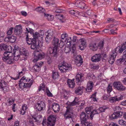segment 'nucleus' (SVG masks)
<instances>
[{"label":"nucleus","mask_w":126,"mask_h":126,"mask_svg":"<svg viewBox=\"0 0 126 126\" xmlns=\"http://www.w3.org/2000/svg\"><path fill=\"white\" fill-rule=\"evenodd\" d=\"M33 82L32 80L23 77L19 81V86L20 88H22L25 92H27L29 90Z\"/></svg>","instance_id":"nucleus-1"},{"label":"nucleus","mask_w":126,"mask_h":126,"mask_svg":"<svg viewBox=\"0 0 126 126\" xmlns=\"http://www.w3.org/2000/svg\"><path fill=\"white\" fill-rule=\"evenodd\" d=\"M58 67L61 72L66 73L72 70V67L71 64H69L64 61L59 64Z\"/></svg>","instance_id":"nucleus-2"},{"label":"nucleus","mask_w":126,"mask_h":126,"mask_svg":"<svg viewBox=\"0 0 126 126\" xmlns=\"http://www.w3.org/2000/svg\"><path fill=\"white\" fill-rule=\"evenodd\" d=\"M115 112H114L110 116L111 119L113 120L121 117L123 114V111L121 107L118 106L115 107Z\"/></svg>","instance_id":"nucleus-3"},{"label":"nucleus","mask_w":126,"mask_h":126,"mask_svg":"<svg viewBox=\"0 0 126 126\" xmlns=\"http://www.w3.org/2000/svg\"><path fill=\"white\" fill-rule=\"evenodd\" d=\"M80 118L81 123L83 126H92L90 123L86 122V120L89 118V115L82 112L80 114Z\"/></svg>","instance_id":"nucleus-4"},{"label":"nucleus","mask_w":126,"mask_h":126,"mask_svg":"<svg viewBox=\"0 0 126 126\" xmlns=\"http://www.w3.org/2000/svg\"><path fill=\"white\" fill-rule=\"evenodd\" d=\"M45 54L41 50H35L34 52V59L33 61L36 62L39 60H41L44 58Z\"/></svg>","instance_id":"nucleus-5"},{"label":"nucleus","mask_w":126,"mask_h":126,"mask_svg":"<svg viewBox=\"0 0 126 126\" xmlns=\"http://www.w3.org/2000/svg\"><path fill=\"white\" fill-rule=\"evenodd\" d=\"M78 98L75 97L73 101L71 102H67V103L68 105L71 106L76 105L77 104L79 105V106L81 107L82 108H83L85 104V101L84 100L80 101H78Z\"/></svg>","instance_id":"nucleus-6"},{"label":"nucleus","mask_w":126,"mask_h":126,"mask_svg":"<svg viewBox=\"0 0 126 126\" xmlns=\"http://www.w3.org/2000/svg\"><path fill=\"white\" fill-rule=\"evenodd\" d=\"M57 48L56 47H50L48 49L47 53L49 54L51 57H55V58L57 56Z\"/></svg>","instance_id":"nucleus-7"},{"label":"nucleus","mask_w":126,"mask_h":126,"mask_svg":"<svg viewBox=\"0 0 126 126\" xmlns=\"http://www.w3.org/2000/svg\"><path fill=\"white\" fill-rule=\"evenodd\" d=\"M47 126H54L56 121V117L55 115H51L47 118Z\"/></svg>","instance_id":"nucleus-8"},{"label":"nucleus","mask_w":126,"mask_h":126,"mask_svg":"<svg viewBox=\"0 0 126 126\" xmlns=\"http://www.w3.org/2000/svg\"><path fill=\"white\" fill-rule=\"evenodd\" d=\"M118 52L116 51L115 49H114L112 51L109 57V62L111 64H112L115 61V58H116Z\"/></svg>","instance_id":"nucleus-9"},{"label":"nucleus","mask_w":126,"mask_h":126,"mask_svg":"<svg viewBox=\"0 0 126 126\" xmlns=\"http://www.w3.org/2000/svg\"><path fill=\"white\" fill-rule=\"evenodd\" d=\"M45 107V104L43 101H38L36 104L35 109L37 111H41Z\"/></svg>","instance_id":"nucleus-10"},{"label":"nucleus","mask_w":126,"mask_h":126,"mask_svg":"<svg viewBox=\"0 0 126 126\" xmlns=\"http://www.w3.org/2000/svg\"><path fill=\"white\" fill-rule=\"evenodd\" d=\"M66 108L65 112L64 114V116L66 119L72 118L71 116L73 114L72 109L69 106H67Z\"/></svg>","instance_id":"nucleus-11"},{"label":"nucleus","mask_w":126,"mask_h":126,"mask_svg":"<svg viewBox=\"0 0 126 126\" xmlns=\"http://www.w3.org/2000/svg\"><path fill=\"white\" fill-rule=\"evenodd\" d=\"M113 85L114 88L119 91H123L126 89V87L120 82H114Z\"/></svg>","instance_id":"nucleus-12"},{"label":"nucleus","mask_w":126,"mask_h":126,"mask_svg":"<svg viewBox=\"0 0 126 126\" xmlns=\"http://www.w3.org/2000/svg\"><path fill=\"white\" fill-rule=\"evenodd\" d=\"M84 79L83 73L79 72L77 74L76 77V79L77 83L82 82L83 80Z\"/></svg>","instance_id":"nucleus-13"},{"label":"nucleus","mask_w":126,"mask_h":126,"mask_svg":"<svg viewBox=\"0 0 126 126\" xmlns=\"http://www.w3.org/2000/svg\"><path fill=\"white\" fill-rule=\"evenodd\" d=\"M84 79L83 73L79 72L77 74L76 77V79L77 83L82 82L83 80Z\"/></svg>","instance_id":"nucleus-14"},{"label":"nucleus","mask_w":126,"mask_h":126,"mask_svg":"<svg viewBox=\"0 0 126 126\" xmlns=\"http://www.w3.org/2000/svg\"><path fill=\"white\" fill-rule=\"evenodd\" d=\"M126 48V42L123 43L121 45V47H117L115 49L116 51L118 53H121Z\"/></svg>","instance_id":"nucleus-15"},{"label":"nucleus","mask_w":126,"mask_h":126,"mask_svg":"<svg viewBox=\"0 0 126 126\" xmlns=\"http://www.w3.org/2000/svg\"><path fill=\"white\" fill-rule=\"evenodd\" d=\"M80 44L79 46V48L82 50L86 47L87 45L86 40L84 38H82L80 40Z\"/></svg>","instance_id":"nucleus-16"},{"label":"nucleus","mask_w":126,"mask_h":126,"mask_svg":"<svg viewBox=\"0 0 126 126\" xmlns=\"http://www.w3.org/2000/svg\"><path fill=\"white\" fill-rule=\"evenodd\" d=\"M9 48L10 49V51H6L4 53V57H6L7 58H12L14 55L12 53V47L11 46H10L9 47Z\"/></svg>","instance_id":"nucleus-17"},{"label":"nucleus","mask_w":126,"mask_h":126,"mask_svg":"<svg viewBox=\"0 0 126 126\" xmlns=\"http://www.w3.org/2000/svg\"><path fill=\"white\" fill-rule=\"evenodd\" d=\"M74 80L75 79H74L72 80L68 79H67V84L69 88H73L75 87V83Z\"/></svg>","instance_id":"nucleus-18"},{"label":"nucleus","mask_w":126,"mask_h":126,"mask_svg":"<svg viewBox=\"0 0 126 126\" xmlns=\"http://www.w3.org/2000/svg\"><path fill=\"white\" fill-rule=\"evenodd\" d=\"M101 57V55L100 54H95L91 58V60L94 62H98L100 60Z\"/></svg>","instance_id":"nucleus-19"},{"label":"nucleus","mask_w":126,"mask_h":126,"mask_svg":"<svg viewBox=\"0 0 126 126\" xmlns=\"http://www.w3.org/2000/svg\"><path fill=\"white\" fill-rule=\"evenodd\" d=\"M84 88L82 86H80L75 88V93L77 95H81L83 93V91Z\"/></svg>","instance_id":"nucleus-20"},{"label":"nucleus","mask_w":126,"mask_h":126,"mask_svg":"<svg viewBox=\"0 0 126 126\" xmlns=\"http://www.w3.org/2000/svg\"><path fill=\"white\" fill-rule=\"evenodd\" d=\"M36 11L39 12L44 13V16L45 17L48 16L49 17H53L52 16H49V15L47 14H46L45 13V10L42 7H39L36 9Z\"/></svg>","instance_id":"nucleus-21"},{"label":"nucleus","mask_w":126,"mask_h":126,"mask_svg":"<svg viewBox=\"0 0 126 126\" xmlns=\"http://www.w3.org/2000/svg\"><path fill=\"white\" fill-rule=\"evenodd\" d=\"M52 108L54 112L55 113L58 112L60 110V106L57 103H53Z\"/></svg>","instance_id":"nucleus-22"},{"label":"nucleus","mask_w":126,"mask_h":126,"mask_svg":"<svg viewBox=\"0 0 126 126\" xmlns=\"http://www.w3.org/2000/svg\"><path fill=\"white\" fill-rule=\"evenodd\" d=\"M93 87V82L91 81H90L87 84V87L86 89V91L88 92H91Z\"/></svg>","instance_id":"nucleus-23"},{"label":"nucleus","mask_w":126,"mask_h":126,"mask_svg":"<svg viewBox=\"0 0 126 126\" xmlns=\"http://www.w3.org/2000/svg\"><path fill=\"white\" fill-rule=\"evenodd\" d=\"M12 58H7L6 57H3L2 60L6 63L10 64L13 63L14 60Z\"/></svg>","instance_id":"nucleus-24"},{"label":"nucleus","mask_w":126,"mask_h":126,"mask_svg":"<svg viewBox=\"0 0 126 126\" xmlns=\"http://www.w3.org/2000/svg\"><path fill=\"white\" fill-rule=\"evenodd\" d=\"M75 5L77 7L82 9L84 8L85 5V4L84 3L82 2H80L79 1H77L75 3Z\"/></svg>","instance_id":"nucleus-25"},{"label":"nucleus","mask_w":126,"mask_h":126,"mask_svg":"<svg viewBox=\"0 0 126 126\" xmlns=\"http://www.w3.org/2000/svg\"><path fill=\"white\" fill-rule=\"evenodd\" d=\"M14 32L17 35H19L22 32V28L21 26L17 28H14Z\"/></svg>","instance_id":"nucleus-26"},{"label":"nucleus","mask_w":126,"mask_h":126,"mask_svg":"<svg viewBox=\"0 0 126 126\" xmlns=\"http://www.w3.org/2000/svg\"><path fill=\"white\" fill-rule=\"evenodd\" d=\"M13 52H14V60L15 61H17L19 59L20 57V55L19 54H17V53L18 52H19L18 50H17L16 49L14 48L13 49Z\"/></svg>","instance_id":"nucleus-27"},{"label":"nucleus","mask_w":126,"mask_h":126,"mask_svg":"<svg viewBox=\"0 0 126 126\" xmlns=\"http://www.w3.org/2000/svg\"><path fill=\"white\" fill-rule=\"evenodd\" d=\"M89 47L93 51H96L97 49V46L95 43L92 42L90 43L89 44Z\"/></svg>","instance_id":"nucleus-28"},{"label":"nucleus","mask_w":126,"mask_h":126,"mask_svg":"<svg viewBox=\"0 0 126 126\" xmlns=\"http://www.w3.org/2000/svg\"><path fill=\"white\" fill-rule=\"evenodd\" d=\"M33 118L35 120L34 122H40L42 120V116L41 115H37L36 117L33 116H32Z\"/></svg>","instance_id":"nucleus-29"},{"label":"nucleus","mask_w":126,"mask_h":126,"mask_svg":"<svg viewBox=\"0 0 126 126\" xmlns=\"http://www.w3.org/2000/svg\"><path fill=\"white\" fill-rule=\"evenodd\" d=\"M59 40L56 38H54L52 41V44L55 46L54 47L57 48L59 45Z\"/></svg>","instance_id":"nucleus-30"},{"label":"nucleus","mask_w":126,"mask_h":126,"mask_svg":"<svg viewBox=\"0 0 126 126\" xmlns=\"http://www.w3.org/2000/svg\"><path fill=\"white\" fill-rule=\"evenodd\" d=\"M25 69H22V71L19 73L18 75L17 76V77H16L15 78H12L15 80H16L18 79L19 77H21L25 73Z\"/></svg>","instance_id":"nucleus-31"},{"label":"nucleus","mask_w":126,"mask_h":126,"mask_svg":"<svg viewBox=\"0 0 126 126\" xmlns=\"http://www.w3.org/2000/svg\"><path fill=\"white\" fill-rule=\"evenodd\" d=\"M36 41L35 40L33 41L31 44V49L35 50L37 48L38 46L36 44Z\"/></svg>","instance_id":"nucleus-32"},{"label":"nucleus","mask_w":126,"mask_h":126,"mask_svg":"<svg viewBox=\"0 0 126 126\" xmlns=\"http://www.w3.org/2000/svg\"><path fill=\"white\" fill-rule=\"evenodd\" d=\"M55 16L56 18L59 19L61 22L62 23L65 22V20H63V15L58 14L55 15Z\"/></svg>","instance_id":"nucleus-33"},{"label":"nucleus","mask_w":126,"mask_h":126,"mask_svg":"<svg viewBox=\"0 0 126 126\" xmlns=\"http://www.w3.org/2000/svg\"><path fill=\"white\" fill-rule=\"evenodd\" d=\"M120 100V99L118 98L117 96H115L110 97L109 99V101L111 103H113Z\"/></svg>","instance_id":"nucleus-34"},{"label":"nucleus","mask_w":126,"mask_h":126,"mask_svg":"<svg viewBox=\"0 0 126 126\" xmlns=\"http://www.w3.org/2000/svg\"><path fill=\"white\" fill-rule=\"evenodd\" d=\"M98 110H93L91 112V114L89 115L90 119L92 120L93 119V116L94 115L96 114H98L99 113H100V112H98Z\"/></svg>","instance_id":"nucleus-35"},{"label":"nucleus","mask_w":126,"mask_h":126,"mask_svg":"<svg viewBox=\"0 0 126 126\" xmlns=\"http://www.w3.org/2000/svg\"><path fill=\"white\" fill-rule=\"evenodd\" d=\"M58 73L57 71H53L52 72V77L54 79L58 78L59 76Z\"/></svg>","instance_id":"nucleus-36"},{"label":"nucleus","mask_w":126,"mask_h":126,"mask_svg":"<svg viewBox=\"0 0 126 126\" xmlns=\"http://www.w3.org/2000/svg\"><path fill=\"white\" fill-rule=\"evenodd\" d=\"M40 67L38 65L37 63H36L32 67V69L35 72L38 71L40 69Z\"/></svg>","instance_id":"nucleus-37"},{"label":"nucleus","mask_w":126,"mask_h":126,"mask_svg":"<svg viewBox=\"0 0 126 126\" xmlns=\"http://www.w3.org/2000/svg\"><path fill=\"white\" fill-rule=\"evenodd\" d=\"M9 42L12 43H14L16 41V37L14 35L12 36L11 37H8Z\"/></svg>","instance_id":"nucleus-38"},{"label":"nucleus","mask_w":126,"mask_h":126,"mask_svg":"<svg viewBox=\"0 0 126 126\" xmlns=\"http://www.w3.org/2000/svg\"><path fill=\"white\" fill-rule=\"evenodd\" d=\"M34 40L32 38V39L31 38H28V35H27L26 37V41L27 43L29 45H31L32 43Z\"/></svg>","instance_id":"nucleus-39"},{"label":"nucleus","mask_w":126,"mask_h":126,"mask_svg":"<svg viewBox=\"0 0 126 126\" xmlns=\"http://www.w3.org/2000/svg\"><path fill=\"white\" fill-rule=\"evenodd\" d=\"M7 46L4 44H0V51L5 50L7 49Z\"/></svg>","instance_id":"nucleus-40"},{"label":"nucleus","mask_w":126,"mask_h":126,"mask_svg":"<svg viewBox=\"0 0 126 126\" xmlns=\"http://www.w3.org/2000/svg\"><path fill=\"white\" fill-rule=\"evenodd\" d=\"M8 86L7 82L4 81H1L0 83V89H1Z\"/></svg>","instance_id":"nucleus-41"},{"label":"nucleus","mask_w":126,"mask_h":126,"mask_svg":"<svg viewBox=\"0 0 126 126\" xmlns=\"http://www.w3.org/2000/svg\"><path fill=\"white\" fill-rule=\"evenodd\" d=\"M108 109L106 106H103L102 107H100L98 109V111H100V112H104L105 110Z\"/></svg>","instance_id":"nucleus-42"},{"label":"nucleus","mask_w":126,"mask_h":126,"mask_svg":"<svg viewBox=\"0 0 126 126\" xmlns=\"http://www.w3.org/2000/svg\"><path fill=\"white\" fill-rule=\"evenodd\" d=\"M79 61H78L79 62H76V64L77 66H80L82 64L83 61L81 59V57L80 55L79 56Z\"/></svg>","instance_id":"nucleus-43"},{"label":"nucleus","mask_w":126,"mask_h":126,"mask_svg":"<svg viewBox=\"0 0 126 126\" xmlns=\"http://www.w3.org/2000/svg\"><path fill=\"white\" fill-rule=\"evenodd\" d=\"M33 36V39L34 40H35L36 41V39H37L38 38L39 36V34L37 32H36L32 34Z\"/></svg>","instance_id":"nucleus-44"},{"label":"nucleus","mask_w":126,"mask_h":126,"mask_svg":"<svg viewBox=\"0 0 126 126\" xmlns=\"http://www.w3.org/2000/svg\"><path fill=\"white\" fill-rule=\"evenodd\" d=\"M104 42L103 41H100L98 45L97 48L100 49L103 48L104 45Z\"/></svg>","instance_id":"nucleus-45"},{"label":"nucleus","mask_w":126,"mask_h":126,"mask_svg":"<svg viewBox=\"0 0 126 126\" xmlns=\"http://www.w3.org/2000/svg\"><path fill=\"white\" fill-rule=\"evenodd\" d=\"M96 92L94 93L92 95L90 98L91 99V100L94 101H97L96 99L95 98L96 94Z\"/></svg>","instance_id":"nucleus-46"},{"label":"nucleus","mask_w":126,"mask_h":126,"mask_svg":"<svg viewBox=\"0 0 126 126\" xmlns=\"http://www.w3.org/2000/svg\"><path fill=\"white\" fill-rule=\"evenodd\" d=\"M48 34L47 35L50 37V38H53V31L51 30H49L48 31Z\"/></svg>","instance_id":"nucleus-47"},{"label":"nucleus","mask_w":126,"mask_h":126,"mask_svg":"<svg viewBox=\"0 0 126 126\" xmlns=\"http://www.w3.org/2000/svg\"><path fill=\"white\" fill-rule=\"evenodd\" d=\"M46 92L47 95L49 97H52L53 96L52 94L50 92L48 88H47Z\"/></svg>","instance_id":"nucleus-48"},{"label":"nucleus","mask_w":126,"mask_h":126,"mask_svg":"<svg viewBox=\"0 0 126 126\" xmlns=\"http://www.w3.org/2000/svg\"><path fill=\"white\" fill-rule=\"evenodd\" d=\"M119 124L122 125H123V126H126V122L124 120H121L119 121Z\"/></svg>","instance_id":"nucleus-49"},{"label":"nucleus","mask_w":126,"mask_h":126,"mask_svg":"<svg viewBox=\"0 0 126 126\" xmlns=\"http://www.w3.org/2000/svg\"><path fill=\"white\" fill-rule=\"evenodd\" d=\"M14 28L13 27H11L9 29L7 32V34L8 35H10L13 32V30Z\"/></svg>","instance_id":"nucleus-50"},{"label":"nucleus","mask_w":126,"mask_h":126,"mask_svg":"<svg viewBox=\"0 0 126 126\" xmlns=\"http://www.w3.org/2000/svg\"><path fill=\"white\" fill-rule=\"evenodd\" d=\"M68 35L67 33L63 34L61 36V38L62 39H65L66 40L68 38Z\"/></svg>","instance_id":"nucleus-51"},{"label":"nucleus","mask_w":126,"mask_h":126,"mask_svg":"<svg viewBox=\"0 0 126 126\" xmlns=\"http://www.w3.org/2000/svg\"><path fill=\"white\" fill-rule=\"evenodd\" d=\"M112 90V86L109 84L107 88V92L108 93H110Z\"/></svg>","instance_id":"nucleus-52"},{"label":"nucleus","mask_w":126,"mask_h":126,"mask_svg":"<svg viewBox=\"0 0 126 126\" xmlns=\"http://www.w3.org/2000/svg\"><path fill=\"white\" fill-rule=\"evenodd\" d=\"M2 89V90L5 93H6L9 91V88L8 87V86L5 87L1 88Z\"/></svg>","instance_id":"nucleus-53"},{"label":"nucleus","mask_w":126,"mask_h":126,"mask_svg":"<svg viewBox=\"0 0 126 126\" xmlns=\"http://www.w3.org/2000/svg\"><path fill=\"white\" fill-rule=\"evenodd\" d=\"M85 110L86 112L88 115L91 111V108L90 107H87L85 108Z\"/></svg>","instance_id":"nucleus-54"},{"label":"nucleus","mask_w":126,"mask_h":126,"mask_svg":"<svg viewBox=\"0 0 126 126\" xmlns=\"http://www.w3.org/2000/svg\"><path fill=\"white\" fill-rule=\"evenodd\" d=\"M52 38H50V37L46 35V42L47 43H49V42L52 39Z\"/></svg>","instance_id":"nucleus-55"},{"label":"nucleus","mask_w":126,"mask_h":126,"mask_svg":"<svg viewBox=\"0 0 126 126\" xmlns=\"http://www.w3.org/2000/svg\"><path fill=\"white\" fill-rule=\"evenodd\" d=\"M70 48L69 47H66L64 48V51L66 53L70 51Z\"/></svg>","instance_id":"nucleus-56"},{"label":"nucleus","mask_w":126,"mask_h":126,"mask_svg":"<svg viewBox=\"0 0 126 126\" xmlns=\"http://www.w3.org/2000/svg\"><path fill=\"white\" fill-rule=\"evenodd\" d=\"M45 87V85H44V83L41 84L39 86V91H40L41 90H44V88Z\"/></svg>","instance_id":"nucleus-57"},{"label":"nucleus","mask_w":126,"mask_h":126,"mask_svg":"<svg viewBox=\"0 0 126 126\" xmlns=\"http://www.w3.org/2000/svg\"><path fill=\"white\" fill-rule=\"evenodd\" d=\"M33 118H30L29 119V123L31 124L32 126H34V124L33 123Z\"/></svg>","instance_id":"nucleus-58"},{"label":"nucleus","mask_w":126,"mask_h":126,"mask_svg":"<svg viewBox=\"0 0 126 126\" xmlns=\"http://www.w3.org/2000/svg\"><path fill=\"white\" fill-rule=\"evenodd\" d=\"M70 51L72 53H75L76 52V48L75 46H74L70 48Z\"/></svg>","instance_id":"nucleus-59"},{"label":"nucleus","mask_w":126,"mask_h":126,"mask_svg":"<svg viewBox=\"0 0 126 126\" xmlns=\"http://www.w3.org/2000/svg\"><path fill=\"white\" fill-rule=\"evenodd\" d=\"M103 98L104 100H108L109 98V96L104 95H103Z\"/></svg>","instance_id":"nucleus-60"},{"label":"nucleus","mask_w":126,"mask_h":126,"mask_svg":"<svg viewBox=\"0 0 126 126\" xmlns=\"http://www.w3.org/2000/svg\"><path fill=\"white\" fill-rule=\"evenodd\" d=\"M60 43L59 44L58 47H59L61 48L63 47L64 44H63V43L62 40H60Z\"/></svg>","instance_id":"nucleus-61"},{"label":"nucleus","mask_w":126,"mask_h":126,"mask_svg":"<svg viewBox=\"0 0 126 126\" xmlns=\"http://www.w3.org/2000/svg\"><path fill=\"white\" fill-rule=\"evenodd\" d=\"M22 53L24 56H27L28 55V54L27 52V51L25 50H23L22 51Z\"/></svg>","instance_id":"nucleus-62"},{"label":"nucleus","mask_w":126,"mask_h":126,"mask_svg":"<svg viewBox=\"0 0 126 126\" xmlns=\"http://www.w3.org/2000/svg\"><path fill=\"white\" fill-rule=\"evenodd\" d=\"M114 30H110V32L111 33V34H113L114 35H117V33L115 32L114 31Z\"/></svg>","instance_id":"nucleus-63"},{"label":"nucleus","mask_w":126,"mask_h":126,"mask_svg":"<svg viewBox=\"0 0 126 126\" xmlns=\"http://www.w3.org/2000/svg\"><path fill=\"white\" fill-rule=\"evenodd\" d=\"M63 10L60 9H56L55 11L56 13H60L63 12Z\"/></svg>","instance_id":"nucleus-64"}]
</instances>
